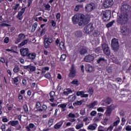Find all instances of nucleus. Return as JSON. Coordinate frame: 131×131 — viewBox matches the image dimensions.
Wrapping results in <instances>:
<instances>
[{"label": "nucleus", "instance_id": "56", "mask_svg": "<svg viewBox=\"0 0 131 131\" xmlns=\"http://www.w3.org/2000/svg\"><path fill=\"white\" fill-rule=\"evenodd\" d=\"M45 77L48 79H51V74H50V73H47L45 75Z\"/></svg>", "mask_w": 131, "mask_h": 131}, {"label": "nucleus", "instance_id": "1", "mask_svg": "<svg viewBox=\"0 0 131 131\" xmlns=\"http://www.w3.org/2000/svg\"><path fill=\"white\" fill-rule=\"evenodd\" d=\"M131 7L129 5L123 4L121 7L122 14L117 19V21L120 25H123L127 23L129 20V16L131 14Z\"/></svg>", "mask_w": 131, "mask_h": 131}, {"label": "nucleus", "instance_id": "29", "mask_svg": "<svg viewBox=\"0 0 131 131\" xmlns=\"http://www.w3.org/2000/svg\"><path fill=\"white\" fill-rule=\"evenodd\" d=\"M78 116L75 115H69L68 117H70L69 119V121L71 122H74L76 121V119H74V117H78Z\"/></svg>", "mask_w": 131, "mask_h": 131}, {"label": "nucleus", "instance_id": "20", "mask_svg": "<svg viewBox=\"0 0 131 131\" xmlns=\"http://www.w3.org/2000/svg\"><path fill=\"white\" fill-rule=\"evenodd\" d=\"M74 35L77 38H81L82 36V32L81 31H77L74 32Z\"/></svg>", "mask_w": 131, "mask_h": 131}, {"label": "nucleus", "instance_id": "7", "mask_svg": "<svg viewBox=\"0 0 131 131\" xmlns=\"http://www.w3.org/2000/svg\"><path fill=\"white\" fill-rule=\"evenodd\" d=\"M96 8V5L91 3V4H88L87 6L85 7V11L87 12H91Z\"/></svg>", "mask_w": 131, "mask_h": 131}, {"label": "nucleus", "instance_id": "13", "mask_svg": "<svg viewBox=\"0 0 131 131\" xmlns=\"http://www.w3.org/2000/svg\"><path fill=\"white\" fill-rule=\"evenodd\" d=\"M114 4L113 0H105L103 2V7L105 8H107L112 7Z\"/></svg>", "mask_w": 131, "mask_h": 131}, {"label": "nucleus", "instance_id": "50", "mask_svg": "<svg viewBox=\"0 0 131 131\" xmlns=\"http://www.w3.org/2000/svg\"><path fill=\"white\" fill-rule=\"evenodd\" d=\"M100 34V33L98 30H95L93 35L94 36V37H98Z\"/></svg>", "mask_w": 131, "mask_h": 131}, {"label": "nucleus", "instance_id": "6", "mask_svg": "<svg viewBox=\"0 0 131 131\" xmlns=\"http://www.w3.org/2000/svg\"><path fill=\"white\" fill-rule=\"evenodd\" d=\"M102 51L103 53L106 56H110L111 55V51L108 45L106 43H103L102 46Z\"/></svg>", "mask_w": 131, "mask_h": 131}, {"label": "nucleus", "instance_id": "39", "mask_svg": "<svg viewBox=\"0 0 131 131\" xmlns=\"http://www.w3.org/2000/svg\"><path fill=\"white\" fill-rule=\"evenodd\" d=\"M115 20H113V21L107 23L106 25V27L107 28H110L112 27V26H113V25L115 23Z\"/></svg>", "mask_w": 131, "mask_h": 131}, {"label": "nucleus", "instance_id": "38", "mask_svg": "<svg viewBox=\"0 0 131 131\" xmlns=\"http://www.w3.org/2000/svg\"><path fill=\"white\" fill-rule=\"evenodd\" d=\"M18 38L19 40H23L26 39V37L25 35L23 33H20L18 35Z\"/></svg>", "mask_w": 131, "mask_h": 131}, {"label": "nucleus", "instance_id": "2", "mask_svg": "<svg viewBox=\"0 0 131 131\" xmlns=\"http://www.w3.org/2000/svg\"><path fill=\"white\" fill-rule=\"evenodd\" d=\"M91 16L87 14L85 15L82 13H77L72 17V20L73 24H78L79 21H84V24H88L91 21Z\"/></svg>", "mask_w": 131, "mask_h": 131}, {"label": "nucleus", "instance_id": "17", "mask_svg": "<svg viewBox=\"0 0 131 131\" xmlns=\"http://www.w3.org/2000/svg\"><path fill=\"white\" fill-rule=\"evenodd\" d=\"M79 53L81 55H84L88 53V50L83 47H81L79 49Z\"/></svg>", "mask_w": 131, "mask_h": 131}, {"label": "nucleus", "instance_id": "48", "mask_svg": "<svg viewBox=\"0 0 131 131\" xmlns=\"http://www.w3.org/2000/svg\"><path fill=\"white\" fill-rule=\"evenodd\" d=\"M96 127H95V126L93 125H90L88 126V129L89 130H94L96 129Z\"/></svg>", "mask_w": 131, "mask_h": 131}, {"label": "nucleus", "instance_id": "61", "mask_svg": "<svg viewBox=\"0 0 131 131\" xmlns=\"http://www.w3.org/2000/svg\"><path fill=\"white\" fill-rule=\"evenodd\" d=\"M94 92V90L92 88H90L89 90V93L92 95L93 94V93Z\"/></svg>", "mask_w": 131, "mask_h": 131}, {"label": "nucleus", "instance_id": "40", "mask_svg": "<svg viewBox=\"0 0 131 131\" xmlns=\"http://www.w3.org/2000/svg\"><path fill=\"white\" fill-rule=\"evenodd\" d=\"M84 126V124L83 123H79L78 124H77L75 126V128L77 130L80 129L81 128H82Z\"/></svg>", "mask_w": 131, "mask_h": 131}, {"label": "nucleus", "instance_id": "44", "mask_svg": "<svg viewBox=\"0 0 131 131\" xmlns=\"http://www.w3.org/2000/svg\"><path fill=\"white\" fill-rule=\"evenodd\" d=\"M44 46L45 48L46 49L50 48V43L46 41V40H44Z\"/></svg>", "mask_w": 131, "mask_h": 131}, {"label": "nucleus", "instance_id": "58", "mask_svg": "<svg viewBox=\"0 0 131 131\" xmlns=\"http://www.w3.org/2000/svg\"><path fill=\"white\" fill-rule=\"evenodd\" d=\"M41 106V103L39 101L36 102V108L40 107Z\"/></svg>", "mask_w": 131, "mask_h": 131}, {"label": "nucleus", "instance_id": "9", "mask_svg": "<svg viewBox=\"0 0 131 131\" xmlns=\"http://www.w3.org/2000/svg\"><path fill=\"white\" fill-rule=\"evenodd\" d=\"M116 105L112 104L110 106L107 107L106 112H105V115H111L112 111L116 108Z\"/></svg>", "mask_w": 131, "mask_h": 131}, {"label": "nucleus", "instance_id": "22", "mask_svg": "<svg viewBox=\"0 0 131 131\" xmlns=\"http://www.w3.org/2000/svg\"><path fill=\"white\" fill-rule=\"evenodd\" d=\"M35 125L33 123H29V125L26 126V129L27 131H31V129H33L35 127Z\"/></svg>", "mask_w": 131, "mask_h": 131}, {"label": "nucleus", "instance_id": "46", "mask_svg": "<svg viewBox=\"0 0 131 131\" xmlns=\"http://www.w3.org/2000/svg\"><path fill=\"white\" fill-rule=\"evenodd\" d=\"M66 58H67V55L65 54H63L61 55L60 60V61H65Z\"/></svg>", "mask_w": 131, "mask_h": 131}, {"label": "nucleus", "instance_id": "55", "mask_svg": "<svg viewBox=\"0 0 131 131\" xmlns=\"http://www.w3.org/2000/svg\"><path fill=\"white\" fill-rule=\"evenodd\" d=\"M1 62H2V63H5L6 62L5 57H2L1 58L0 57V66H1Z\"/></svg>", "mask_w": 131, "mask_h": 131}, {"label": "nucleus", "instance_id": "42", "mask_svg": "<svg viewBox=\"0 0 131 131\" xmlns=\"http://www.w3.org/2000/svg\"><path fill=\"white\" fill-rule=\"evenodd\" d=\"M28 42V41L27 39H25L22 42H21L20 43H19V46L20 47H23L24 46H25L26 45H27Z\"/></svg>", "mask_w": 131, "mask_h": 131}, {"label": "nucleus", "instance_id": "15", "mask_svg": "<svg viewBox=\"0 0 131 131\" xmlns=\"http://www.w3.org/2000/svg\"><path fill=\"white\" fill-rule=\"evenodd\" d=\"M113 101V99L111 98L107 97L104 100H102V105L103 106H106V105L110 104Z\"/></svg>", "mask_w": 131, "mask_h": 131}, {"label": "nucleus", "instance_id": "26", "mask_svg": "<svg viewBox=\"0 0 131 131\" xmlns=\"http://www.w3.org/2000/svg\"><path fill=\"white\" fill-rule=\"evenodd\" d=\"M19 78L20 77L19 76H17L16 77L12 78V79L13 84L17 85V82H19Z\"/></svg>", "mask_w": 131, "mask_h": 131}, {"label": "nucleus", "instance_id": "31", "mask_svg": "<svg viewBox=\"0 0 131 131\" xmlns=\"http://www.w3.org/2000/svg\"><path fill=\"white\" fill-rule=\"evenodd\" d=\"M106 62V60L104 58L100 57L97 59V63L101 64Z\"/></svg>", "mask_w": 131, "mask_h": 131}, {"label": "nucleus", "instance_id": "18", "mask_svg": "<svg viewBox=\"0 0 131 131\" xmlns=\"http://www.w3.org/2000/svg\"><path fill=\"white\" fill-rule=\"evenodd\" d=\"M36 57V53H29L27 55V58L28 59L31 61L34 60Z\"/></svg>", "mask_w": 131, "mask_h": 131}, {"label": "nucleus", "instance_id": "64", "mask_svg": "<svg viewBox=\"0 0 131 131\" xmlns=\"http://www.w3.org/2000/svg\"><path fill=\"white\" fill-rule=\"evenodd\" d=\"M18 99L19 100H24V97L21 94H18Z\"/></svg>", "mask_w": 131, "mask_h": 131}, {"label": "nucleus", "instance_id": "62", "mask_svg": "<svg viewBox=\"0 0 131 131\" xmlns=\"http://www.w3.org/2000/svg\"><path fill=\"white\" fill-rule=\"evenodd\" d=\"M9 42V38L8 37H5V39H4V43L7 44Z\"/></svg>", "mask_w": 131, "mask_h": 131}, {"label": "nucleus", "instance_id": "51", "mask_svg": "<svg viewBox=\"0 0 131 131\" xmlns=\"http://www.w3.org/2000/svg\"><path fill=\"white\" fill-rule=\"evenodd\" d=\"M79 82L78 80L77 79H74V80H73L71 82V84H74V85H79Z\"/></svg>", "mask_w": 131, "mask_h": 131}, {"label": "nucleus", "instance_id": "25", "mask_svg": "<svg viewBox=\"0 0 131 131\" xmlns=\"http://www.w3.org/2000/svg\"><path fill=\"white\" fill-rule=\"evenodd\" d=\"M19 71H20V68H19V66H17V64H16L15 66H14V67L13 69V72L14 73L17 74Z\"/></svg>", "mask_w": 131, "mask_h": 131}, {"label": "nucleus", "instance_id": "30", "mask_svg": "<svg viewBox=\"0 0 131 131\" xmlns=\"http://www.w3.org/2000/svg\"><path fill=\"white\" fill-rule=\"evenodd\" d=\"M73 91L71 90V89L70 88L69 89H67L65 90V91L63 92V94L64 95H68L70 93H72Z\"/></svg>", "mask_w": 131, "mask_h": 131}, {"label": "nucleus", "instance_id": "45", "mask_svg": "<svg viewBox=\"0 0 131 131\" xmlns=\"http://www.w3.org/2000/svg\"><path fill=\"white\" fill-rule=\"evenodd\" d=\"M23 110L24 111V112H25V113H28L29 110H28V105L26 104H25L23 105Z\"/></svg>", "mask_w": 131, "mask_h": 131}, {"label": "nucleus", "instance_id": "37", "mask_svg": "<svg viewBox=\"0 0 131 131\" xmlns=\"http://www.w3.org/2000/svg\"><path fill=\"white\" fill-rule=\"evenodd\" d=\"M95 53L99 54L102 53V48L101 47H97L95 50Z\"/></svg>", "mask_w": 131, "mask_h": 131}, {"label": "nucleus", "instance_id": "35", "mask_svg": "<svg viewBox=\"0 0 131 131\" xmlns=\"http://www.w3.org/2000/svg\"><path fill=\"white\" fill-rule=\"evenodd\" d=\"M13 106L14 105L13 104L7 103V104H6V108H7V110L8 111H11L13 108Z\"/></svg>", "mask_w": 131, "mask_h": 131}, {"label": "nucleus", "instance_id": "12", "mask_svg": "<svg viewBox=\"0 0 131 131\" xmlns=\"http://www.w3.org/2000/svg\"><path fill=\"white\" fill-rule=\"evenodd\" d=\"M76 70L74 66L73 65L71 68L70 73L69 74V77L70 78H73L76 76Z\"/></svg>", "mask_w": 131, "mask_h": 131}, {"label": "nucleus", "instance_id": "33", "mask_svg": "<svg viewBox=\"0 0 131 131\" xmlns=\"http://www.w3.org/2000/svg\"><path fill=\"white\" fill-rule=\"evenodd\" d=\"M77 96L75 95H72L69 96L70 102H73L76 99Z\"/></svg>", "mask_w": 131, "mask_h": 131}, {"label": "nucleus", "instance_id": "32", "mask_svg": "<svg viewBox=\"0 0 131 131\" xmlns=\"http://www.w3.org/2000/svg\"><path fill=\"white\" fill-rule=\"evenodd\" d=\"M46 41L49 43L52 44L54 42V38L53 37H48L45 39Z\"/></svg>", "mask_w": 131, "mask_h": 131}, {"label": "nucleus", "instance_id": "43", "mask_svg": "<svg viewBox=\"0 0 131 131\" xmlns=\"http://www.w3.org/2000/svg\"><path fill=\"white\" fill-rule=\"evenodd\" d=\"M86 71L89 72H92L93 71V67L91 64H88L86 66Z\"/></svg>", "mask_w": 131, "mask_h": 131}, {"label": "nucleus", "instance_id": "24", "mask_svg": "<svg viewBox=\"0 0 131 131\" xmlns=\"http://www.w3.org/2000/svg\"><path fill=\"white\" fill-rule=\"evenodd\" d=\"M54 121H55V117L53 116L49 118V120L48 121V125L49 127L52 126L53 124H54Z\"/></svg>", "mask_w": 131, "mask_h": 131}, {"label": "nucleus", "instance_id": "14", "mask_svg": "<svg viewBox=\"0 0 131 131\" xmlns=\"http://www.w3.org/2000/svg\"><path fill=\"white\" fill-rule=\"evenodd\" d=\"M26 8H27L26 7L23 8L19 11V12H18V13H17L16 17H17V19H18V20H23V16H22L24 14V13H25Z\"/></svg>", "mask_w": 131, "mask_h": 131}, {"label": "nucleus", "instance_id": "52", "mask_svg": "<svg viewBox=\"0 0 131 131\" xmlns=\"http://www.w3.org/2000/svg\"><path fill=\"white\" fill-rule=\"evenodd\" d=\"M45 8L46 10L50 11L51 10V5L48 4L45 6Z\"/></svg>", "mask_w": 131, "mask_h": 131}, {"label": "nucleus", "instance_id": "47", "mask_svg": "<svg viewBox=\"0 0 131 131\" xmlns=\"http://www.w3.org/2000/svg\"><path fill=\"white\" fill-rule=\"evenodd\" d=\"M83 8V5H77L75 7V11H78V10L80 8Z\"/></svg>", "mask_w": 131, "mask_h": 131}, {"label": "nucleus", "instance_id": "21", "mask_svg": "<svg viewBox=\"0 0 131 131\" xmlns=\"http://www.w3.org/2000/svg\"><path fill=\"white\" fill-rule=\"evenodd\" d=\"M50 99H49V100L51 102H54V101H55V92L54 91H51L50 94Z\"/></svg>", "mask_w": 131, "mask_h": 131}, {"label": "nucleus", "instance_id": "3", "mask_svg": "<svg viewBox=\"0 0 131 131\" xmlns=\"http://www.w3.org/2000/svg\"><path fill=\"white\" fill-rule=\"evenodd\" d=\"M112 11L110 10H106L105 11H102L100 16H101V19H102L104 22H107L111 19L112 16Z\"/></svg>", "mask_w": 131, "mask_h": 131}, {"label": "nucleus", "instance_id": "57", "mask_svg": "<svg viewBox=\"0 0 131 131\" xmlns=\"http://www.w3.org/2000/svg\"><path fill=\"white\" fill-rule=\"evenodd\" d=\"M106 72L108 74H112L113 72V70H112V68H110V67L108 68V69H107V70H106Z\"/></svg>", "mask_w": 131, "mask_h": 131}, {"label": "nucleus", "instance_id": "41", "mask_svg": "<svg viewBox=\"0 0 131 131\" xmlns=\"http://www.w3.org/2000/svg\"><path fill=\"white\" fill-rule=\"evenodd\" d=\"M120 119L119 118H118V119L115 122H113V127H116L118 125V124L120 123Z\"/></svg>", "mask_w": 131, "mask_h": 131}, {"label": "nucleus", "instance_id": "27", "mask_svg": "<svg viewBox=\"0 0 131 131\" xmlns=\"http://www.w3.org/2000/svg\"><path fill=\"white\" fill-rule=\"evenodd\" d=\"M96 105H98V101H94L93 102L90 103L88 105V107L90 108H94Z\"/></svg>", "mask_w": 131, "mask_h": 131}, {"label": "nucleus", "instance_id": "49", "mask_svg": "<svg viewBox=\"0 0 131 131\" xmlns=\"http://www.w3.org/2000/svg\"><path fill=\"white\" fill-rule=\"evenodd\" d=\"M22 84L23 86H26L27 85V80L25 78H23L22 80Z\"/></svg>", "mask_w": 131, "mask_h": 131}, {"label": "nucleus", "instance_id": "19", "mask_svg": "<svg viewBox=\"0 0 131 131\" xmlns=\"http://www.w3.org/2000/svg\"><path fill=\"white\" fill-rule=\"evenodd\" d=\"M64 122V121L61 120L60 122L57 123L56 124H55V125L54 126V128L55 129H60L61 128V127L62 126L63 123Z\"/></svg>", "mask_w": 131, "mask_h": 131}, {"label": "nucleus", "instance_id": "59", "mask_svg": "<svg viewBox=\"0 0 131 131\" xmlns=\"http://www.w3.org/2000/svg\"><path fill=\"white\" fill-rule=\"evenodd\" d=\"M3 26L8 27V26H10V25L6 23H4L0 24V27H3Z\"/></svg>", "mask_w": 131, "mask_h": 131}, {"label": "nucleus", "instance_id": "53", "mask_svg": "<svg viewBox=\"0 0 131 131\" xmlns=\"http://www.w3.org/2000/svg\"><path fill=\"white\" fill-rule=\"evenodd\" d=\"M114 128V127L113 125H110V126L107 128L106 131H112Z\"/></svg>", "mask_w": 131, "mask_h": 131}, {"label": "nucleus", "instance_id": "54", "mask_svg": "<svg viewBox=\"0 0 131 131\" xmlns=\"http://www.w3.org/2000/svg\"><path fill=\"white\" fill-rule=\"evenodd\" d=\"M67 104L63 103V104H60L58 105L59 107H61L62 109H64L67 106Z\"/></svg>", "mask_w": 131, "mask_h": 131}, {"label": "nucleus", "instance_id": "60", "mask_svg": "<svg viewBox=\"0 0 131 131\" xmlns=\"http://www.w3.org/2000/svg\"><path fill=\"white\" fill-rule=\"evenodd\" d=\"M82 93H84V92L83 91L77 92L76 93V95H77V96H80L81 97Z\"/></svg>", "mask_w": 131, "mask_h": 131}, {"label": "nucleus", "instance_id": "11", "mask_svg": "<svg viewBox=\"0 0 131 131\" xmlns=\"http://www.w3.org/2000/svg\"><path fill=\"white\" fill-rule=\"evenodd\" d=\"M121 33L123 36H126L128 34L129 29L127 26H122L120 27Z\"/></svg>", "mask_w": 131, "mask_h": 131}, {"label": "nucleus", "instance_id": "8", "mask_svg": "<svg viewBox=\"0 0 131 131\" xmlns=\"http://www.w3.org/2000/svg\"><path fill=\"white\" fill-rule=\"evenodd\" d=\"M19 52L22 57H27L29 53V49L28 48H22L19 50Z\"/></svg>", "mask_w": 131, "mask_h": 131}, {"label": "nucleus", "instance_id": "34", "mask_svg": "<svg viewBox=\"0 0 131 131\" xmlns=\"http://www.w3.org/2000/svg\"><path fill=\"white\" fill-rule=\"evenodd\" d=\"M38 26V23H34L33 25H32V32H34Z\"/></svg>", "mask_w": 131, "mask_h": 131}, {"label": "nucleus", "instance_id": "36", "mask_svg": "<svg viewBox=\"0 0 131 131\" xmlns=\"http://www.w3.org/2000/svg\"><path fill=\"white\" fill-rule=\"evenodd\" d=\"M83 102V100H79L75 102V103H73V104L74 106H79V105H81L82 104Z\"/></svg>", "mask_w": 131, "mask_h": 131}, {"label": "nucleus", "instance_id": "16", "mask_svg": "<svg viewBox=\"0 0 131 131\" xmlns=\"http://www.w3.org/2000/svg\"><path fill=\"white\" fill-rule=\"evenodd\" d=\"M94 59V57L90 54L86 55L84 58V60L86 62H91L93 61Z\"/></svg>", "mask_w": 131, "mask_h": 131}, {"label": "nucleus", "instance_id": "63", "mask_svg": "<svg viewBox=\"0 0 131 131\" xmlns=\"http://www.w3.org/2000/svg\"><path fill=\"white\" fill-rule=\"evenodd\" d=\"M20 4H17L15 6L13 7V9L14 10H17V9H18V8L19 7Z\"/></svg>", "mask_w": 131, "mask_h": 131}, {"label": "nucleus", "instance_id": "10", "mask_svg": "<svg viewBox=\"0 0 131 131\" xmlns=\"http://www.w3.org/2000/svg\"><path fill=\"white\" fill-rule=\"evenodd\" d=\"M24 69L28 70L30 73L34 72L36 71V68L35 66H32V64H29L28 66H24Z\"/></svg>", "mask_w": 131, "mask_h": 131}, {"label": "nucleus", "instance_id": "4", "mask_svg": "<svg viewBox=\"0 0 131 131\" xmlns=\"http://www.w3.org/2000/svg\"><path fill=\"white\" fill-rule=\"evenodd\" d=\"M119 40L117 38H113L111 40V47L112 50L117 52L119 50Z\"/></svg>", "mask_w": 131, "mask_h": 131}, {"label": "nucleus", "instance_id": "28", "mask_svg": "<svg viewBox=\"0 0 131 131\" xmlns=\"http://www.w3.org/2000/svg\"><path fill=\"white\" fill-rule=\"evenodd\" d=\"M59 47L60 48V50L62 51H64V49L66 48L65 47V43L63 42V41H61L59 43Z\"/></svg>", "mask_w": 131, "mask_h": 131}, {"label": "nucleus", "instance_id": "5", "mask_svg": "<svg viewBox=\"0 0 131 131\" xmlns=\"http://www.w3.org/2000/svg\"><path fill=\"white\" fill-rule=\"evenodd\" d=\"M94 30L93 24L92 23L86 25L84 28V31L85 34H90Z\"/></svg>", "mask_w": 131, "mask_h": 131}, {"label": "nucleus", "instance_id": "23", "mask_svg": "<svg viewBox=\"0 0 131 131\" xmlns=\"http://www.w3.org/2000/svg\"><path fill=\"white\" fill-rule=\"evenodd\" d=\"M19 124V121L18 120L10 121L8 122V125H11L12 126H15Z\"/></svg>", "mask_w": 131, "mask_h": 131}]
</instances>
